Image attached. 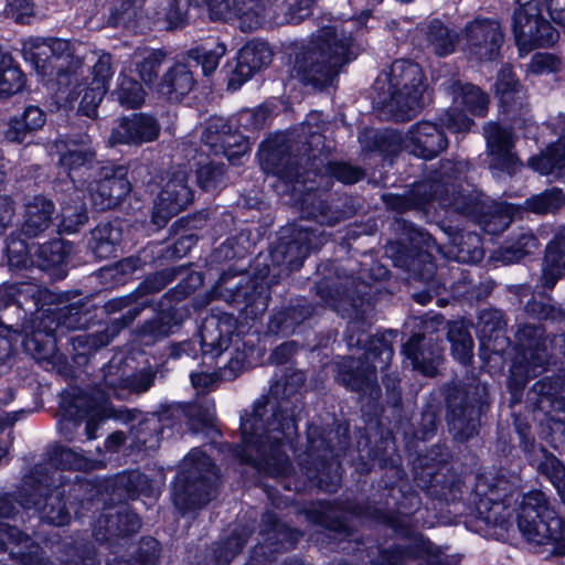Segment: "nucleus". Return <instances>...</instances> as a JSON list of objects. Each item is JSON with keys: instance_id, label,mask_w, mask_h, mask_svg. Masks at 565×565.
<instances>
[{"instance_id": "1", "label": "nucleus", "mask_w": 565, "mask_h": 565, "mask_svg": "<svg viewBox=\"0 0 565 565\" xmlns=\"http://www.w3.org/2000/svg\"><path fill=\"white\" fill-rule=\"evenodd\" d=\"M55 147L60 153V164L74 185L70 202L62 206L60 227L63 232L75 233L88 218V204L97 210L111 209L129 194L131 185L124 168H97L96 153L88 136L60 139Z\"/></svg>"}, {"instance_id": "2", "label": "nucleus", "mask_w": 565, "mask_h": 565, "mask_svg": "<svg viewBox=\"0 0 565 565\" xmlns=\"http://www.w3.org/2000/svg\"><path fill=\"white\" fill-rule=\"evenodd\" d=\"M268 406L257 403L253 413L242 418L243 460L268 475L282 476L290 469L282 448L285 440L296 433V420L286 407L268 409Z\"/></svg>"}, {"instance_id": "3", "label": "nucleus", "mask_w": 565, "mask_h": 565, "mask_svg": "<svg viewBox=\"0 0 565 565\" xmlns=\"http://www.w3.org/2000/svg\"><path fill=\"white\" fill-rule=\"evenodd\" d=\"M358 54L359 47L344 24L324 26L297 55L294 72L303 83L324 87Z\"/></svg>"}, {"instance_id": "4", "label": "nucleus", "mask_w": 565, "mask_h": 565, "mask_svg": "<svg viewBox=\"0 0 565 565\" xmlns=\"http://www.w3.org/2000/svg\"><path fill=\"white\" fill-rule=\"evenodd\" d=\"M377 103L396 120H408L422 107L423 73L418 64L396 60L374 83Z\"/></svg>"}, {"instance_id": "5", "label": "nucleus", "mask_w": 565, "mask_h": 565, "mask_svg": "<svg viewBox=\"0 0 565 565\" xmlns=\"http://www.w3.org/2000/svg\"><path fill=\"white\" fill-rule=\"evenodd\" d=\"M518 526L526 541L548 545L551 553L565 555V520L557 516L542 491H531L523 495Z\"/></svg>"}, {"instance_id": "6", "label": "nucleus", "mask_w": 565, "mask_h": 565, "mask_svg": "<svg viewBox=\"0 0 565 565\" xmlns=\"http://www.w3.org/2000/svg\"><path fill=\"white\" fill-rule=\"evenodd\" d=\"M218 472L209 456L193 448L182 460L172 487L174 505L186 511L207 503L214 495Z\"/></svg>"}, {"instance_id": "7", "label": "nucleus", "mask_w": 565, "mask_h": 565, "mask_svg": "<svg viewBox=\"0 0 565 565\" xmlns=\"http://www.w3.org/2000/svg\"><path fill=\"white\" fill-rule=\"evenodd\" d=\"M519 8L513 15V32L521 51L535 46L552 45L558 32L541 14L544 2L552 20L565 25V0H516Z\"/></svg>"}, {"instance_id": "8", "label": "nucleus", "mask_w": 565, "mask_h": 565, "mask_svg": "<svg viewBox=\"0 0 565 565\" xmlns=\"http://www.w3.org/2000/svg\"><path fill=\"white\" fill-rule=\"evenodd\" d=\"M38 477H29L24 481L21 493L20 505L24 509L34 508L39 511L40 518L53 525L63 526L68 524L71 515L62 502L65 493L64 481L61 472L54 470L36 471Z\"/></svg>"}, {"instance_id": "9", "label": "nucleus", "mask_w": 565, "mask_h": 565, "mask_svg": "<svg viewBox=\"0 0 565 565\" xmlns=\"http://www.w3.org/2000/svg\"><path fill=\"white\" fill-rule=\"evenodd\" d=\"M468 169V164L462 161H446L440 170L434 174L429 182H423L417 185L416 192L423 193V202L428 203L437 201L445 209H452L459 213L469 212V199L457 190L456 181Z\"/></svg>"}, {"instance_id": "10", "label": "nucleus", "mask_w": 565, "mask_h": 565, "mask_svg": "<svg viewBox=\"0 0 565 565\" xmlns=\"http://www.w3.org/2000/svg\"><path fill=\"white\" fill-rule=\"evenodd\" d=\"M189 169L173 168L162 178L161 190L153 206L152 220L163 226L170 217L185 209L192 201L193 192L188 184Z\"/></svg>"}, {"instance_id": "11", "label": "nucleus", "mask_w": 565, "mask_h": 565, "mask_svg": "<svg viewBox=\"0 0 565 565\" xmlns=\"http://www.w3.org/2000/svg\"><path fill=\"white\" fill-rule=\"evenodd\" d=\"M452 106L439 117L440 124L450 132L469 131L473 121L463 114V109L475 116H484L489 98L475 85L456 83L451 87Z\"/></svg>"}, {"instance_id": "12", "label": "nucleus", "mask_w": 565, "mask_h": 565, "mask_svg": "<svg viewBox=\"0 0 565 565\" xmlns=\"http://www.w3.org/2000/svg\"><path fill=\"white\" fill-rule=\"evenodd\" d=\"M503 42L500 24L490 19H476L466 25L462 49L480 61H491L499 54Z\"/></svg>"}, {"instance_id": "13", "label": "nucleus", "mask_w": 565, "mask_h": 565, "mask_svg": "<svg viewBox=\"0 0 565 565\" xmlns=\"http://www.w3.org/2000/svg\"><path fill=\"white\" fill-rule=\"evenodd\" d=\"M104 387L107 390V396L124 398L129 393H141L150 388L153 383L154 374L143 367L138 372H130L127 365H122L121 360L114 358L104 367Z\"/></svg>"}, {"instance_id": "14", "label": "nucleus", "mask_w": 565, "mask_h": 565, "mask_svg": "<svg viewBox=\"0 0 565 565\" xmlns=\"http://www.w3.org/2000/svg\"><path fill=\"white\" fill-rule=\"evenodd\" d=\"M209 9L213 19H237L245 32L260 28L267 17L265 0H234L232 7L227 0H210Z\"/></svg>"}, {"instance_id": "15", "label": "nucleus", "mask_w": 565, "mask_h": 565, "mask_svg": "<svg viewBox=\"0 0 565 565\" xmlns=\"http://www.w3.org/2000/svg\"><path fill=\"white\" fill-rule=\"evenodd\" d=\"M61 407L64 411L65 417L70 420H74V425L77 426V420L83 417H88L86 423V436L88 439L96 438V430L98 428L99 420L114 416V409L108 403V397L88 398L86 395L79 393L74 395L72 398L63 397Z\"/></svg>"}, {"instance_id": "16", "label": "nucleus", "mask_w": 565, "mask_h": 565, "mask_svg": "<svg viewBox=\"0 0 565 565\" xmlns=\"http://www.w3.org/2000/svg\"><path fill=\"white\" fill-rule=\"evenodd\" d=\"M495 94L500 100L501 111L510 121L520 126V121H529L525 117L527 113L526 92L515 78L509 66H503L495 82Z\"/></svg>"}, {"instance_id": "17", "label": "nucleus", "mask_w": 565, "mask_h": 565, "mask_svg": "<svg viewBox=\"0 0 565 565\" xmlns=\"http://www.w3.org/2000/svg\"><path fill=\"white\" fill-rule=\"evenodd\" d=\"M487 150L490 156V168L493 170L514 173L520 162L513 152V136L510 130L499 124L488 122L483 128Z\"/></svg>"}, {"instance_id": "18", "label": "nucleus", "mask_w": 565, "mask_h": 565, "mask_svg": "<svg viewBox=\"0 0 565 565\" xmlns=\"http://www.w3.org/2000/svg\"><path fill=\"white\" fill-rule=\"evenodd\" d=\"M159 135L158 120L148 114L138 113L120 120L119 125L113 129L109 142L139 146L157 140Z\"/></svg>"}, {"instance_id": "19", "label": "nucleus", "mask_w": 565, "mask_h": 565, "mask_svg": "<svg viewBox=\"0 0 565 565\" xmlns=\"http://www.w3.org/2000/svg\"><path fill=\"white\" fill-rule=\"evenodd\" d=\"M447 138L437 125L422 121L413 126L403 139V146L413 154L431 159L447 147Z\"/></svg>"}, {"instance_id": "20", "label": "nucleus", "mask_w": 565, "mask_h": 565, "mask_svg": "<svg viewBox=\"0 0 565 565\" xmlns=\"http://www.w3.org/2000/svg\"><path fill=\"white\" fill-rule=\"evenodd\" d=\"M236 320L232 315L221 313L209 316L201 328V348L204 354L218 356L226 351L232 342Z\"/></svg>"}, {"instance_id": "21", "label": "nucleus", "mask_w": 565, "mask_h": 565, "mask_svg": "<svg viewBox=\"0 0 565 565\" xmlns=\"http://www.w3.org/2000/svg\"><path fill=\"white\" fill-rule=\"evenodd\" d=\"M218 127H225L223 119H212L205 130L204 141L215 154L223 153L228 161L237 164L249 152V142L241 134L217 131Z\"/></svg>"}, {"instance_id": "22", "label": "nucleus", "mask_w": 565, "mask_h": 565, "mask_svg": "<svg viewBox=\"0 0 565 565\" xmlns=\"http://www.w3.org/2000/svg\"><path fill=\"white\" fill-rule=\"evenodd\" d=\"M271 51L266 43H247L237 54L236 65L230 77L228 85L233 88H238L255 72L268 65L271 62Z\"/></svg>"}, {"instance_id": "23", "label": "nucleus", "mask_w": 565, "mask_h": 565, "mask_svg": "<svg viewBox=\"0 0 565 565\" xmlns=\"http://www.w3.org/2000/svg\"><path fill=\"white\" fill-rule=\"evenodd\" d=\"M10 554L19 558L24 565H50L43 557L41 547L14 526L0 522V548H9Z\"/></svg>"}, {"instance_id": "24", "label": "nucleus", "mask_w": 565, "mask_h": 565, "mask_svg": "<svg viewBox=\"0 0 565 565\" xmlns=\"http://www.w3.org/2000/svg\"><path fill=\"white\" fill-rule=\"evenodd\" d=\"M403 352L415 370L433 376L443 359V347L439 343L424 342L420 334L413 335L404 345Z\"/></svg>"}, {"instance_id": "25", "label": "nucleus", "mask_w": 565, "mask_h": 565, "mask_svg": "<svg viewBox=\"0 0 565 565\" xmlns=\"http://www.w3.org/2000/svg\"><path fill=\"white\" fill-rule=\"evenodd\" d=\"M22 54L24 60L31 63L43 77L52 76L55 71L58 85L70 82V74L62 72V64H52L46 39L29 38L24 40L22 42Z\"/></svg>"}, {"instance_id": "26", "label": "nucleus", "mask_w": 565, "mask_h": 565, "mask_svg": "<svg viewBox=\"0 0 565 565\" xmlns=\"http://www.w3.org/2000/svg\"><path fill=\"white\" fill-rule=\"evenodd\" d=\"M553 130L561 138L547 147L541 156L529 160L530 167L541 174L547 175L565 168V116L559 114L551 122Z\"/></svg>"}, {"instance_id": "27", "label": "nucleus", "mask_w": 565, "mask_h": 565, "mask_svg": "<svg viewBox=\"0 0 565 565\" xmlns=\"http://www.w3.org/2000/svg\"><path fill=\"white\" fill-rule=\"evenodd\" d=\"M141 526L140 519L128 509L117 511L116 515L103 513L94 524L97 541H108L114 536L136 533Z\"/></svg>"}, {"instance_id": "28", "label": "nucleus", "mask_w": 565, "mask_h": 565, "mask_svg": "<svg viewBox=\"0 0 565 565\" xmlns=\"http://www.w3.org/2000/svg\"><path fill=\"white\" fill-rule=\"evenodd\" d=\"M55 207L44 196H35L25 204L20 231L26 237H36L52 224Z\"/></svg>"}, {"instance_id": "29", "label": "nucleus", "mask_w": 565, "mask_h": 565, "mask_svg": "<svg viewBox=\"0 0 565 565\" xmlns=\"http://www.w3.org/2000/svg\"><path fill=\"white\" fill-rule=\"evenodd\" d=\"M565 233H559L546 246L542 263L541 282L552 289L565 276Z\"/></svg>"}, {"instance_id": "30", "label": "nucleus", "mask_w": 565, "mask_h": 565, "mask_svg": "<svg viewBox=\"0 0 565 565\" xmlns=\"http://www.w3.org/2000/svg\"><path fill=\"white\" fill-rule=\"evenodd\" d=\"M195 81L192 72L185 64H174L163 76L160 92L172 102H178L188 95L194 87Z\"/></svg>"}, {"instance_id": "31", "label": "nucleus", "mask_w": 565, "mask_h": 565, "mask_svg": "<svg viewBox=\"0 0 565 565\" xmlns=\"http://www.w3.org/2000/svg\"><path fill=\"white\" fill-rule=\"evenodd\" d=\"M122 242V228L118 223L100 224L92 232L90 247L100 258L117 256Z\"/></svg>"}, {"instance_id": "32", "label": "nucleus", "mask_w": 565, "mask_h": 565, "mask_svg": "<svg viewBox=\"0 0 565 565\" xmlns=\"http://www.w3.org/2000/svg\"><path fill=\"white\" fill-rule=\"evenodd\" d=\"M45 120L46 116L41 108L28 106L20 117L9 121L4 136L9 141L21 142L29 132L40 129Z\"/></svg>"}, {"instance_id": "33", "label": "nucleus", "mask_w": 565, "mask_h": 565, "mask_svg": "<svg viewBox=\"0 0 565 565\" xmlns=\"http://www.w3.org/2000/svg\"><path fill=\"white\" fill-rule=\"evenodd\" d=\"M423 33L431 50L439 56H446L455 51L458 35L439 20H433L423 26Z\"/></svg>"}, {"instance_id": "34", "label": "nucleus", "mask_w": 565, "mask_h": 565, "mask_svg": "<svg viewBox=\"0 0 565 565\" xmlns=\"http://www.w3.org/2000/svg\"><path fill=\"white\" fill-rule=\"evenodd\" d=\"M71 253V245L63 239H52L35 245V266L42 270L58 268Z\"/></svg>"}, {"instance_id": "35", "label": "nucleus", "mask_w": 565, "mask_h": 565, "mask_svg": "<svg viewBox=\"0 0 565 565\" xmlns=\"http://www.w3.org/2000/svg\"><path fill=\"white\" fill-rule=\"evenodd\" d=\"M324 243L321 233L313 228H299L294 241L288 245L289 264L300 265L312 249L320 248Z\"/></svg>"}, {"instance_id": "36", "label": "nucleus", "mask_w": 565, "mask_h": 565, "mask_svg": "<svg viewBox=\"0 0 565 565\" xmlns=\"http://www.w3.org/2000/svg\"><path fill=\"white\" fill-rule=\"evenodd\" d=\"M8 266L11 270H23L35 266V245L12 234L6 243Z\"/></svg>"}, {"instance_id": "37", "label": "nucleus", "mask_w": 565, "mask_h": 565, "mask_svg": "<svg viewBox=\"0 0 565 565\" xmlns=\"http://www.w3.org/2000/svg\"><path fill=\"white\" fill-rule=\"evenodd\" d=\"M24 84V76L12 57L0 50V97L21 92Z\"/></svg>"}, {"instance_id": "38", "label": "nucleus", "mask_w": 565, "mask_h": 565, "mask_svg": "<svg viewBox=\"0 0 565 565\" xmlns=\"http://www.w3.org/2000/svg\"><path fill=\"white\" fill-rule=\"evenodd\" d=\"M20 332L25 333L24 344L28 349H30L32 342H38L42 335L40 331H34L30 334L26 326H22L21 329L13 324L2 326L0 328V367L7 365L11 360L13 342L17 341Z\"/></svg>"}, {"instance_id": "39", "label": "nucleus", "mask_w": 565, "mask_h": 565, "mask_svg": "<svg viewBox=\"0 0 565 565\" xmlns=\"http://www.w3.org/2000/svg\"><path fill=\"white\" fill-rule=\"evenodd\" d=\"M448 339L451 342L452 355L460 363L470 361L473 341L468 326L463 321H454L449 324Z\"/></svg>"}, {"instance_id": "40", "label": "nucleus", "mask_w": 565, "mask_h": 565, "mask_svg": "<svg viewBox=\"0 0 565 565\" xmlns=\"http://www.w3.org/2000/svg\"><path fill=\"white\" fill-rule=\"evenodd\" d=\"M113 74L110 55L102 54L93 66L92 92L94 95L92 97L90 107L94 106L96 102H102L108 90Z\"/></svg>"}, {"instance_id": "41", "label": "nucleus", "mask_w": 565, "mask_h": 565, "mask_svg": "<svg viewBox=\"0 0 565 565\" xmlns=\"http://www.w3.org/2000/svg\"><path fill=\"white\" fill-rule=\"evenodd\" d=\"M113 96L126 108H138L145 102V90L141 85L124 73L118 77V86L113 92Z\"/></svg>"}, {"instance_id": "42", "label": "nucleus", "mask_w": 565, "mask_h": 565, "mask_svg": "<svg viewBox=\"0 0 565 565\" xmlns=\"http://www.w3.org/2000/svg\"><path fill=\"white\" fill-rule=\"evenodd\" d=\"M537 470L547 477L565 504V467L552 454L542 450Z\"/></svg>"}, {"instance_id": "43", "label": "nucleus", "mask_w": 565, "mask_h": 565, "mask_svg": "<svg viewBox=\"0 0 565 565\" xmlns=\"http://www.w3.org/2000/svg\"><path fill=\"white\" fill-rule=\"evenodd\" d=\"M225 53V44L215 42L212 45L204 44L191 50L190 57L201 65L204 75H209L217 68Z\"/></svg>"}, {"instance_id": "44", "label": "nucleus", "mask_w": 565, "mask_h": 565, "mask_svg": "<svg viewBox=\"0 0 565 565\" xmlns=\"http://www.w3.org/2000/svg\"><path fill=\"white\" fill-rule=\"evenodd\" d=\"M565 203V194L562 190L553 188L525 201L529 211L535 214H546L557 211Z\"/></svg>"}, {"instance_id": "45", "label": "nucleus", "mask_w": 565, "mask_h": 565, "mask_svg": "<svg viewBox=\"0 0 565 565\" xmlns=\"http://www.w3.org/2000/svg\"><path fill=\"white\" fill-rule=\"evenodd\" d=\"M178 326L179 321L170 311L161 312L154 319L143 324L141 337L149 338V341L146 342L149 343L150 341H156L173 333Z\"/></svg>"}, {"instance_id": "46", "label": "nucleus", "mask_w": 565, "mask_h": 565, "mask_svg": "<svg viewBox=\"0 0 565 565\" xmlns=\"http://www.w3.org/2000/svg\"><path fill=\"white\" fill-rule=\"evenodd\" d=\"M52 462L62 469L90 470L96 467L94 460L81 452L65 447H56L52 455Z\"/></svg>"}, {"instance_id": "47", "label": "nucleus", "mask_w": 565, "mask_h": 565, "mask_svg": "<svg viewBox=\"0 0 565 565\" xmlns=\"http://www.w3.org/2000/svg\"><path fill=\"white\" fill-rule=\"evenodd\" d=\"M277 152L275 150L263 149L260 152V160L264 164V169L270 171L287 182L302 183L305 184L307 179L299 172L298 168L292 166H284L281 163H275ZM289 163V160H287Z\"/></svg>"}, {"instance_id": "48", "label": "nucleus", "mask_w": 565, "mask_h": 565, "mask_svg": "<svg viewBox=\"0 0 565 565\" xmlns=\"http://www.w3.org/2000/svg\"><path fill=\"white\" fill-rule=\"evenodd\" d=\"M472 408L455 409L451 408L448 414V423L455 437L468 439L477 433V424L470 418Z\"/></svg>"}, {"instance_id": "49", "label": "nucleus", "mask_w": 565, "mask_h": 565, "mask_svg": "<svg viewBox=\"0 0 565 565\" xmlns=\"http://www.w3.org/2000/svg\"><path fill=\"white\" fill-rule=\"evenodd\" d=\"M433 553V544L425 540L423 535L417 533H412V537L406 545H398L392 552V558H401L402 561L406 558L419 559L426 555H430Z\"/></svg>"}, {"instance_id": "50", "label": "nucleus", "mask_w": 565, "mask_h": 565, "mask_svg": "<svg viewBox=\"0 0 565 565\" xmlns=\"http://www.w3.org/2000/svg\"><path fill=\"white\" fill-rule=\"evenodd\" d=\"M537 247V238L531 232H524L502 252V259L505 263L519 262L525 255L534 253Z\"/></svg>"}, {"instance_id": "51", "label": "nucleus", "mask_w": 565, "mask_h": 565, "mask_svg": "<svg viewBox=\"0 0 565 565\" xmlns=\"http://www.w3.org/2000/svg\"><path fill=\"white\" fill-rule=\"evenodd\" d=\"M516 209L508 203L495 205L493 213L489 220L484 222V230L490 234L503 232L513 221Z\"/></svg>"}, {"instance_id": "52", "label": "nucleus", "mask_w": 565, "mask_h": 565, "mask_svg": "<svg viewBox=\"0 0 565 565\" xmlns=\"http://www.w3.org/2000/svg\"><path fill=\"white\" fill-rule=\"evenodd\" d=\"M117 484L125 488L127 493L131 497L150 494L152 492L151 481L146 475L139 471H130L121 475L117 479Z\"/></svg>"}, {"instance_id": "53", "label": "nucleus", "mask_w": 565, "mask_h": 565, "mask_svg": "<svg viewBox=\"0 0 565 565\" xmlns=\"http://www.w3.org/2000/svg\"><path fill=\"white\" fill-rule=\"evenodd\" d=\"M375 371V364L372 366L367 365L365 369H362L361 372L350 375L348 380L343 379V382L345 383V385H348L354 391L366 392L367 390H370L371 393L374 392L377 394L379 386L376 382Z\"/></svg>"}, {"instance_id": "54", "label": "nucleus", "mask_w": 565, "mask_h": 565, "mask_svg": "<svg viewBox=\"0 0 565 565\" xmlns=\"http://www.w3.org/2000/svg\"><path fill=\"white\" fill-rule=\"evenodd\" d=\"M188 415L192 428L199 430L201 427L212 424L215 416L214 403L205 398L202 403L189 407Z\"/></svg>"}, {"instance_id": "55", "label": "nucleus", "mask_w": 565, "mask_h": 565, "mask_svg": "<svg viewBox=\"0 0 565 565\" xmlns=\"http://www.w3.org/2000/svg\"><path fill=\"white\" fill-rule=\"evenodd\" d=\"M4 14L17 23H29L34 13L32 0H6Z\"/></svg>"}, {"instance_id": "56", "label": "nucleus", "mask_w": 565, "mask_h": 565, "mask_svg": "<svg viewBox=\"0 0 565 565\" xmlns=\"http://www.w3.org/2000/svg\"><path fill=\"white\" fill-rule=\"evenodd\" d=\"M223 175L224 167L222 164H204L198 170V183L203 190L210 191L222 182Z\"/></svg>"}, {"instance_id": "57", "label": "nucleus", "mask_w": 565, "mask_h": 565, "mask_svg": "<svg viewBox=\"0 0 565 565\" xmlns=\"http://www.w3.org/2000/svg\"><path fill=\"white\" fill-rule=\"evenodd\" d=\"M484 520L488 524L501 531L498 533L499 535H502L512 525L510 509L499 502L492 504Z\"/></svg>"}, {"instance_id": "58", "label": "nucleus", "mask_w": 565, "mask_h": 565, "mask_svg": "<svg viewBox=\"0 0 565 565\" xmlns=\"http://www.w3.org/2000/svg\"><path fill=\"white\" fill-rule=\"evenodd\" d=\"M502 328V315L498 310H484L478 318V332L481 339L491 338L492 332Z\"/></svg>"}, {"instance_id": "59", "label": "nucleus", "mask_w": 565, "mask_h": 565, "mask_svg": "<svg viewBox=\"0 0 565 565\" xmlns=\"http://www.w3.org/2000/svg\"><path fill=\"white\" fill-rule=\"evenodd\" d=\"M120 3L115 7L111 19L115 24H128L137 17L138 9L145 0H119Z\"/></svg>"}, {"instance_id": "60", "label": "nucleus", "mask_w": 565, "mask_h": 565, "mask_svg": "<svg viewBox=\"0 0 565 565\" xmlns=\"http://www.w3.org/2000/svg\"><path fill=\"white\" fill-rule=\"evenodd\" d=\"M561 66V61L556 56L550 53H536L533 55L529 71L533 74H548L557 72Z\"/></svg>"}, {"instance_id": "61", "label": "nucleus", "mask_w": 565, "mask_h": 565, "mask_svg": "<svg viewBox=\"0 0 565 565\" xmlns=\"http://www.w3.org/2000/svg\"><path fill=\"white\" fill-rule=\"evenodd\" d=\"M161 61L159 53L148 52L141 62H137L138 73L146 84H150L157 78Z\"/></svg>"}, {"instance_id": "62", "label": "nucleus", "mask_w": 565, "mask_h": 565, "mask_svg": "<svg viewBox=\"0 0 565 565\" xmlns=\"http://www.w3.org/2000/svg\"><path fill=\"white\" fill-rule=\"evenodd\" d=\"M316 0H285L286 12L280 22L298 23L309 14L310 7Z\"/></svg>"}, {"instance_id": "63", "label": "nucleus", "mask_w": 565, "mask_h": 565, "mask_svg": "<svg viewBox=\"0 0 565 565\" xmlns=\"http://www.w3.org/2000/svg\"><path fill=\"white\" fill-rule=\"evenodd\" d=\"M143 307H145L143 303H134L132 305L130 297L114 299V300L109 301L107 305V308L110 311L127 309L125 315L121 318L122 327H126L129 323H131L135 320V318L140 315Z\"/></svg>"}, {"instance_id": "64", "label": "nucleus", "mask_w": 565, "mask_h": 565, "mask_svg": "<svg viewBox=\"0 0 565 565\" xmlns=\"http://www.w3.org/2000/svg\"><path fill=\"white\" fill-rule=\"evenodd\" d=\"M364 358L367 362L379 358L382 365L385 366L393 358V348L383 337L375 338L367 352L364 353Z\"/></svg>"}]
</instances>
